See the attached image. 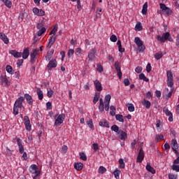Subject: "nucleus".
Returning <instances> with one entry per match:
<instances>
[{
	"instance_id": "338daca9",
	"label": "nucleus",
	"mask_w": 179,
	"mask_h": 179,
	"mask_svg": "<svg viewBox=\"0 0 179 179\" xmlns=\"http://www.w3.org/2000/svg\"><path fill=\"white\" fill-rule=\"evenodd\" d=\"M169 179H177V175L173 174V173H170L169 175Z\"/></svg>"
},
{
	"instance_id": "2eb2a0df",
	"label": "nucleus",
	"mask_w": 179,
	"mask_h": 179,
	"mask_svg": "<svg viewBox=\"0 0 179 179\" xmlns=\"http://www.w3.org/2000/svg\"><path fill=\"white\" fill-rule=\"evenodd\" d=\"M94 85L97 92H101V90H103V86L101 85V83H100L99 80H96L95 81H94Z\"/></svg>"
},
{
	"instance_id": "c85d7f7f",
	"label": "nucleus",
	"mask_w": 179,
	"mask_h": 179,
	"mask_svg": "<svg viewBox=\"0 0 179 179\" xmlns=\"http://www.w3.org/2000/svg\"><path fill=\"white\" fill-rule=\"evenodd\" d=\"M74 168L76 169V170H77L78 171H80V170H82L83 169V164L79 162V163H75L74 164Z\"/></svg>"
},
{
	"instance_id": "ddd939ff",
	"label": "nucleus",
	"mask_w": 179,
	"mask_h": 179,
	"mask_svg": "<svg viewBox=\"0 0 179 179\" xmlns=\"http://www.w3.org/2000/svg\"><path fill=\"white\" fill-rule=\"evenodd\" d=\"M29 171L30 173H31V174H35L36 176H38V174H40V172L38 171V168L36 164H33L30 166Z\"/></svg>"
},
{
	"instance_id": "603ef678",
	"label": "nucleus",
	"mask_w": 179,
	"mask_h": 179,
	"mask_svg": "<svg viewBox=\"0 0 179 179\" xmlns=\"http://www.w3.org/2000/svg\"><path fill=\"white\" fill-rule=\"evenodd\" d=\"M57 31H58V25H55L54 27V28L52 29V30L51 31V32L50 33V34H53V36H55V34H57Z\"/></svg>"
},
{
	"instance_id": "f257e3e1",
	"label": "nucleus",
	"mask_w": 179,
	"mask_h": 179,
	"mask_svg": "<svg viewBox=\"0 0 179 179\" xmlns=\"http://www.w3.org/2000/svg\"><path fill=\"white\" fill-rule=\"evenodd\" d=\"M110 101H111L110 94L106 95L104 101L102 98L99 99V110L100 113H104V110H106V111L110 110Z\"/></svg>"
},
{
	"instance_id": "c03bdc74",
	"label": "nucleus",
	"mask_w": 179,
	"mask_h": 179,
	"mask_svg": "<svg viewBox=\"0 0 179 179\" xmlns=\"http://www.w3.org/2000/svg\"><path fill=\"white\" fill-rule=\"evenodd\" d=\"M119 164L120 169H125V163L124 162V159H122V158L119 159Z\"/></svg>"
},
{
	"instance_id": "ea45409f",
	"label": "nucleus",
	"mask_w": 179,
	"mask_h": 179,
	"mask_svg": "<svg viewBox=\"0 0 179 179\" xmlns=\"http://www.w3.org/2000/svg\"><path fill=\"white\" fill-rule=\"evenodd\" d=\"M172 170H173V171H176V173H179V164H175L173 163V164L171 166Z\"/></svg>"
},
{
	"instance_id": "6e6d98bb",
	"label": "nucleus",
	"mask_w": 179,
	"mask_h": 179,
	"mask_svg": "<svg viewBox=\"0 0 179 179\" xmlns=\"http://www.w3.org/2000/svg\"><path fill=\"white\" fill-rule=\"evenodd\" d=\"M66 152H68V146L63 145L62 147L61 152L62 153V155H65V153H66Z\"/></svg>"
},
{
	"instance_id": "b1692460",
	"label": "nucleus",
	"mask_w": 179,
	"mask_h": 179,
	"mask_svg": "<svg viewBox=\"0 0 179 179\" xmlns=\"http://www.w3.org/2000/svg\"><path fill=\"white\" fill-rule=\"evenodd\" d=\"M9 53L13 55L15 58H20V57H22V52H19L16 50H10Z\"/></svg>"
},
{
	"instance_id": "0e129e2a",
	"label": "nucleus",
	"mask_w": 179,
	"mask_h": 179,
	"mask_svg": "<svg viewBox=\"0 0 179 179\" xmlns=\"http://www.w3.org/2000/svg\"><path fill=\"white\" fill-rule=\"evenodd\" d=\"M135 72H136V73H141V72H142V67L137 66L135 69Z\"/></svg>"
},
{
	"instance_id": "7c9ffc66",
	"label": "nucleus",
	"mask_w": 179,
	"mask_h": 179,
	"mask_svg": "<svg viewBox=\"0 0 179 179\" xmlns=\"http://www.w3.org/2000/svg\"><path fill=\"white\" fill-rule=\"evenodd\" d=\"M87 125L92 129V131L94 130V125L93 124V120L89 119L87 120Z\"/></svg>"
},
{
	"instance_id": "3c124183",
	"label": "nucleus",
	"mask_w": 179,
	"mask_h": 179,
	"mask_svg": "<svg viewBox=\"0 0 179 179\" xmlns=\"http://www.w3.org/2000/svg\"><path fill=\"white\" fill-rule=\"evenodd\" d=\"M45 27H42L41 29H39V31L37 33V36H43V34H44V33H45Z\"/></svg>"
},
{
	"instance_id": "39448f33",
	"label": "nucleus",
	"mask_w": 179,
	"mask_h": 179,
	"mask_svg": "<svg viewBox=\"0 0 179 179\" xmlns=\"http://www.w3.org/2000/svg\"><path fill=\"white\" fill-rule=\"evenodd\" d=\"M134 43L136 44L137 47L139 48V52H143L145 51V49L146 48L145 45H143V41L141 40V38L139 37H136L134 38Z\"/></svg>"
},
{
	"instance_id": "7ed1b4c3",
	"label": "nucleus",
	"mask_w": 179,
	"mask_h": 179,
	"mask_svg": "<svg viewBox=\"0 0 179 179\" xmlns=\"http://www.w3.org/2000/svg\"><path fill=\"white\" fill-rule=\"evenodd\" d=\"M156 38L159 43H165L166 40H168V41H170L171 43L173 42V38H171V36H170V33L169 32L164 33L162 36L157 35Z\"/></svg>"
},
{
	"instance_id": "c9c22d12",
	"label": "nucleus",
	"mask_w": 179,
	"mask_h": 179,
	"mask_svg": "<svg viewBox=\"0 0 179 179\" xmlns=\"http://www.w3.org/2000/svg\"><path fill=\"white\" fill-rule=\"evenodd\" d=\"M127 107L129 111H130V113H134V111H135V106H134V104L127 103Z\"/></svg>"
},
{
	"instance_id": "6e6552de",
	"label": "nucleus",
	"mask_w": 179,
	"mask_h": 179,
	"mask_svg": "<svg viewBox=\"0 0 179 179\" xmlns=\"http://www.w3.org/2000/svg\"><path fill=\"white\" fill-rule=\"evenodd\" d=\"M23 101H24V96H20L15 102L14 105L20 107V109L24 108Z\"/></svg>"
},
{
	"instance_id": "774afa93",
	"label": "nucleus",
	"mask_w": 179,
	"mask_h": 179,
	"mask_svg": "<svg viewBox=\"0 0 179 179\" xmlns=\"http://www.w3.org/2000/svg\"><path fill=\"white\" fill-rule=\"evenodd\" d=\"M78 54H82V48H78L76 49V55H78Z\"/></svg>"
},
{
	"instance_id": "412c9836",
	"label": "nucleus",
	"mask_w": 179,
	"mask_h": 179,
	"mask_svg": "<svg viewBox=\"0 0 179 179\" xmlns=\"http://www.w3.org/2000/svg\"><path fill=\"white\" fill-rule=\"evenodd\" d=\"M55 40H57V36H55V35H52L49 40L48 48H51V47H52L54 43H55Z\"/></svg>"
},
{
	"instance_id": "4d7b16f0",
	"label": "nucleus",
	"mask_w": 179,
	"mask_h": 179,
	"mask_svg": "<svg viewBox=\"0 0 179 179\" xmlns=\"http://www.w3.org/2000/svg\"><path fill=\"white\" fill-rule=\"evenodd\" d=\"M52 94H54V91L52 89H50L49 90H48L47 92V96L49 98L52 97Z\"/></svg>"
},
{
	"instance_id": "a211bd4d",
	"label": "nucleus",
	"mask_w": 179,
	"mask_h": 179,
	"mask_svg": "<svg viewBox=\"0 0 179 179\" xmlns=\"http://www.w3.org/2000/svg\"><path fill=\"white\" fill-rule=\"evenodd\" d=\"M38 52H40V50L38 49H35L33 50L32 52H31L30 57H31V61H34L36 59V57L38 55Z\"/></svg>"
},
{
	"instance_id": "09e8293b",
	"label": "nucleus",
	"mask_w": 179,
	"mask_h": 179,
	"mask_svg": "<svg viewBox=\"0 0 179 179\" xmlns=\"http://www.w3.org/2000/svg\"><path fill=\"white\" fill-rule=\"evenodd\" d=\"M110 114L112 115V117H114V115H115V111H116V109H115V106H111L110 107Z\"/></svg>"
},
{
	"instance_id": "f03ea898",
	"label": "nucleus",
	"mask_w": 179,
	"mask_h": 179,
	"mask_svg": "<svg viewBox=\"0 0 179 179\" xmlns=\"http://www.w3.org/2000/svg\"><path fill=\"white\" fill-rule=\"evenodd\" d=\"M159 6L161 9L159 10L160 15H165L166 16H171V15H173V10L166 7V4L161 3H159Z\"/></svg>"
},
{
	"instance_id": "0eeeda50",
	"label": "nucleus",
	"mask_w": 179,
	"mask_h": 179,
	"mask_svg": "<svg viewBox=\"0 0 179 179\" xmlns=\"http://www.w3.org/2000/svg\"><path fill=\"white\" fill-rule=\"evenodd\" d=\"M24 124L27 131H31V124H30V119L29 118V116L24 117Z\"/></svg>"
},
{
	"instance_id": "4be33fe9",
	"label": "nucleus",
	"mask_w": 179,
	"mask_h": 179,
	"mask_svg": "<svg viewBox=\"0 0 179 179\" xmlns=\"http://www.w3.org/2000/svg\"><path fill=\"white\" fill-rule=\"evenodd\" d=\"M17 144L18 145L20 153H23V152H24V148H23V145H22V139L17 138Z\"/></svg>"
},
{
	"instance_id": "4c0bfd02",
	"label": "nucleus",
	"mask_w": 179,
	"mask_h": 179,
	"mask_svg": "<svg viewBox=\"0 0 179 179\" xmlns=\"http://www.w3.org/2000/svg\"><path fill=\"white\" fill-rule=\"evenodd\" d=\"M120 174H121V171H120L118 169H116L113 172V175L115 176V178L116 179L120 178Z\"/></svg>"
},
{
	"instance_id": "aec40b11",
	"label": "nucleus",
	"mask_w": 179,
	"mask_h": 179,
	"mask_svg": "<svg viewBox=\"0 0 179 179\" xmlns=\"http://www.w3.org/2000/svg\"><path fill=\"white\" fill-rule=\"evenodd\" d=\"M54 55V50L51 49L49 51H48L46 55H45V61H50L51 58H52V56Z\"/></svg>"
},
{
	"instance_id": "393cba45",
	"label": "nucleus",
	"mask_w": 179,
	"mask_h": 179,
	"mask_svg": "<svg viewBox=\"0 0 179 179\" xmlns=\"http://www.w3.org/2000/svg\"><path fill=\"white\" fill-rule=\"evenodd\" d=\"M119 136L120 139L122 141H125L127 139V133L122 130H120L119 132L117 133Z\"/></svg>"
},
{
	"instance_id": "e2e57ef3",
	"label": "nucleus",
	"mask_w": 179,
	"mask_h": 179,
	"mask_svg": "<svg viewBox=\"0 0 179 179\" xmlns=\"http://www.w3.org/2000/svg\"><path fill=\"white\" fill-rule=\"evenodd\" d=\"M96 69L98 72H100V73L103 72V66L100 64H97Z\"/></svg>"
},
{
	"instance_id": "cd10ccee",
	"label": "nucleus",
	"mask_w": 179,
	"mask_h": 179,
	"mask_svg": "<svg viewBox=\"0 0 179 179\" xmlns=\"http://www.w3.org/2000/svg\"><path fill=\"white\" fill-rule=\"evenodd\" d=\"M1 1L3 2V3H4L6 8H8L9 9L12 8V1L10 0H1Z\"/></svg>"
},
{
	"instance_id": "c756f323",
	"label": "nucleus",
	"mask_w": 179,
	"mask_h": 179,
	"mask_svg": "<svg viewBox=\"0 0 179 179\" xmlns=\"http://www.w3.org/2000/svg\"><path fill=\"white\" fill-rule=\"evenodd\" d=\"M146 170L152 174L156 173V171L155 170V169H153V167H152V166H150V164H147Z\"/></svg>"
},
{
	"instance_id": "680f3d73",
	"label": "nucleus",
	"mask_w": 179,
	"mask_h": 179,
	"mask_svg": "<svg viewBox=\"0 0 179 179\" xmlns=\"http://www.w3.org/2000/svg\"><path fill=\"white\" fill-rule=\"evenodd\" d=\"M146 71H147L148 73H149L150 72V71H152V66L150 65V63H148L146 66Z\"/></svg>"
},
{
	"instance_id": "bf43d9fd",
	"label": "nucleus",
	"mask_w": 179,
	"mask_h": 179,
	"mask_svg": "<svg viewBox=\"0 0 179 179\" xmlns=\"http://www.w3.org/2000/svg\"><path fill=\"white\" fill-rule=\"evenodd\" d=\"M115 68L117 71H121V66H120V63L118 62H116L115 63Z\"/></svg>"
},
{
	"instance_id": "dca6fc26",
	"label": "nucleus",
	"mask_w": 179,
	"mask_h": 179,
	"mask_svg": "<svg viewBox=\"0 0 179 179\" xmlns=\"http://www.w3.org/2000/svg\"><path fill=\"white\" fill-rule=\"evenodd\" d=\"M99 127H102L103 128H110V124L108 121L106 120L105 119L101 120L99 123Z\"/></svg>"
},
{
	"instance_id": "69168bd1",
	"label": "nucleus",
	"mask_w": 179,
	"mask_h": 179,
	"mask_svg": "<svg viewBox=\"0 0 179 179\" xmlns=\"http://www.w3.org/2000/svg\"><path fill=\"white\" fill-rule=\"evenodd\" d=\"M46 108L47 110H51L52 108V105L51 104V102H48L46 103Z\"/></svg>"
},
{
	"instance_id": "5701e85b",
	"label": "nucleus",
	"mask_w": 179,
	"mask_h": 179,
	"mask_svg": "<svg viewBox=\"0 0 179 179\" xmlns=\"http://www.w3.org/2000/svg\"><path fill=\"white\" fill-rule=\"evenodd\" d=\"M24 99H26L27 103L29 104V106H33V98L30 96L29 94H25Z\"/></svg>"
},
{
	"instance_id": "9b49d317",
	"label": "nucleus",
	"mask_w": 179,
	"mask_h": 179,
	"mask_svg": "<svg viewBox=\"0 0 179 179\" xmlns=\"http://www.w3.org/2000/svg\"><path fill=\"white\" fill-rule=\"evenodd\" d=\"M163 112L166 115H167V117H169V121L170 122H173V113H171V112L169 110V108L167 107H164L163 109Z\"/></svg>"
},
{
	"instance_id": "49530a36",
	"label": "nucleus",
	"mask_w": 179,
	"mask_h": 179,
	"mask_svg": "<svg viewBox=\"0 0 179 179\" xmlns=\"http://www.w3.org/2000/svg\"><path fill=\"white\" fill-rule=\"evenodd\" d=\"M19 109L20 110V107H19L16 105H14V107H13V114H14V115H17V114H19Z\"/></svg>"
},
{
	"instance_id": "1a4fd4ad",
	"label": "nucleus",
	"mask_w": 179,
	"mask_h": 179,
	"mask_svg": "<svg viewBox=\"0 0 179 179\" xmlns=\"http://www.w3.org/2000/svg\"><path fill=\"white\" fill-rule=\"evenodd\" d=\"M32 12L36 16H44L45 15V11L37 8H34L32 9Z\"/></svg>"
},
{
	"instance_id": "20e7f679",
	"label": "nucleus",
	"mask_w": 179,
	"mask_h": 179,
	"mask_svg": "<svg viewBox=\"0 0 179 179\" xmlns=\"http://www.w3.org/2000/svg\"><path fill=\"white\" fill-rule=\"evenodd\" d=\"M65 120V114L62 113L55 116V127H59L61 124Z\"/></svg>"
},
{
	"instance_id": "a19ab883",
	"label": "nucleus",
	"mask_w": 179,
	"mask_h": 179,
	"mask_svg": "<svg viewBox=\"0 0 179 179\" xmlns=\"http://www.w3.org/2000/svg\"><path fill=\"white\" fill-rule=\"evenodd\" d=\"M115 118L119 122H124V116L122 115L117 114L115 115Z\"/></svg>"
},
{
	"instance_id": "2f4dec72",
	"label": "nucleus",
	"mask_w": 179,
	"mask_h": 179,
	"mask_svg": "<svg viewBox=\"0 0 179 179\" xmlns=\"http://www.w3.org/2000/svg\"><path fill=\"white\" fill-rule=\"evenodd\" d=\"M141 104H143V106H144V107H145V108H150V101L146 100V99H143V101L141 102Z\"/></svg>"
},
{
	"instance_id": "a878e982",
	"label": "nucleus",
	"mask_w": 179,
	"mask_h": 179,
	"mask_svg": "<svg viewBox=\"0 0 179 179\" xmlns=\"http://www.w3.org/2000/svg\"><path fill=\"white\" fill-rule=\"evenodd\" d=\"M29 48H24L22 53L23 59H27V58H29Z\"/></svg>"
},
{
	"instance_id": "f3484780",
	"label": "nucleus",
	"mask_w": 179,
	"mask_h": 179,
	"mask_svg": "<svg viewBox=\"0 0 179 179\" xmlns=\"http://www.w3.org/2000/svg\"><path fill=\"white\" fill-rule=\"evenodd\" d=\"M143 159H145V154L143 153V150H142V148H141L140 150V152H139L138 157H137V162L142 163V162L143 161Z\"/></svg>"
},
{
	"instance_id": "f704fd0d",
	"label": "nucleus",
	"mask_w": 179,
	"mask_h": 179,
	"mask_svg": "<svg viewBox=\"0 0 179 179\" xmlns=\"http://www.w3.org/2000/svg\"><path fill=\"white\" fill-rule=\"evenodd\" d=\"M99 99H100V93L95 92L94 100H93L94 104H96V103H97V101H99Z\"/></svg>"
},
{
	"instance_id": "de8ad7c7",
	"label": "nucleus",
	"mask_w": 179,
	"mask_h": 179,
	"mask_svg": "<svg viewBox=\"0 0 179 179\" xmlns=\"http://www.w3.org/2000/svg\"><path fill=\"white\" fill-rule=\"evenodd\" d=\"M80 159H81V160H83L84 162H86V160H87V156H86V154H85V152H80Z\"/></svg>"
},
{
	"instance_id": "e433bc0d",
	"label": "nucleus",
	"mask_w": 179,
	"mask_h": 179,
	"mask_svg": "<svg viewBox=\"0 0 179 179\" xmlns=\"http://www.w3.org/2000/svg\"><path fill=\"white\" fill-rule=\"evenodd\" d=\"M155 139L157 142H162L164 139L163 134H156Z\"/></svg>"
},
{
	"instance_id": "79ce46f5",
	"label": "nucleus",
	"mask_w": 179,
	"mask_h": 179,
	"mask_svg": "<svg viewBox=\"0 0 179 179\" xmlns=\"http://www.w3.org/2000/svg\"><path fill=\"white\" fill-rule=\"evenodd\" d=\"M94 54H96V52H94V50H92L89 54H88V58L91 60L94 59V58H96V56L94 55Z\"/></svg>"
},
{
	"instance_id": "473e14b6",
	"label": "nucleus",
	"mask_w": 179,
	"mask_h": 179,
	"mask_svg": "<svg viewBox=\"0 0 179 179\" xmlns=\"http://www.w3.org/2000/svg\"><path fill=\"white\" fill-rule=\"evenodd\" d=\"M143 29V27H142V23H141V22H138L135 26L136 31H141Z\"/></svg>"
},
{
	"instance_id": "8fccbe9b",
	"label": "nucleus",
	"mask_w": 179,
	"mask_h": 179,
	"mask_svg": "<svg viewBox=\"0 0 179 179\" xmlns=\"http://www.w3.org/2000/svg\"><path fill=\"white\" fill-rule=\"evenodd\" d=\"M111 131H114V132H116L117 134H118L120 132V127L114 124L111 127Z\"/></svg>"
},
{
	"instance_id": "37998d69",
	"label": "nucleus",
	"mask_w": 179,
	"mask_h": 179,
	"mask_svg": "<svg viewBox=\"0 0 179 179\" xmlns=\"http://www.w3.org/2000/svg\"><path fill=\"white\" fill-rule=\"evenodd\" d=\"M139 79L140 80H144V82H149V78H146V76L143 73H141L139 75Z\"/></svg>"
},
{
	"instance_id": "13d9d810",
	"label": "nucleus",
	"mask_w": 179,
	"mask_h": 179,
	"mask_svg": "<svg viewBox=\"0 0 179 179\" xmlns=\"http://www.w3.org/2000/svg\"><path fill=\"white\" fill-rule=\"evenodd\" d=\"M110 41H112L113 43H116L117 40H118V38H117V36L115 35H112L110 38Z\"/></svg>"
},
{
	"instance_id": "5fc2aeb1",
	"label": "nucleus",
	"mask_w": 179,
	"mask_h": 179,
	"mask_svg": "<svg viewBox=\"0 0 179 179\" xmlns=\"http://www.w3.org/2000/svg\"><path fill=\"white\" fill-rule=\"evenodd\" d=\"M155 58H156L157 59H160L161 58H163V53L162 52L155 53Z\"/></svg>"
},
{
	"instance_id": "4468645a",
	"label": "nucleus",
	"mask_w": 179,
	"mask_h": 179,
	"mask_svg": "<svg viewBox=\"0 0 179 179\" xmlns=\"http://www.w3.org/2000/svg\"><path fill=\"white\" fill-rule=\"evenodd\" d=\"M0 81L3 86H8L9 85V80L6 76H1L0 77Z\"/></svg>"
},
{
	"instance_id": "9d476101",
	"label": "nucleus",
	"mask_w": 179,
	"mask_h": 179,
	"mask_svg": "<svg viewBox=\"0 0 179 179\" xmlns=\"http://www.w3.org/2000/svg\"><path fill=\"white\" fill-rule=\"evenodd\" d=\"M171 146L176 155H178V143H177V140L173 139L171 141Z\"/></svg>"
},
{
	"instance_id": "bb28decb",
	"label": "nucleus",
	"mask_w": 179,
	"mask_h": 179,
	"mask_svg": "<svg viewBox=\"0 0 179 179\" xmlns=\"http://www.w3.org/2000/svg\"><path fill=\"white\" fill-rule=\"evenodd\" d=\"M36 94L40 100H43V99H44V94L43 93V91L41 90V89L36 88Z\"/></svg>"
},
{
	"instance_id": "f8f14e48",
	"label": "nucleus",
	"mask_w": 179,
	"mask_h": 179,
	"mask_svg": "<svg viewBox=\"0 0 179 179\" xmlns=\"http://www.w3.org/2000/svg\"><path fill=\"white\" fill-rule=\"evenodd\" d=\"M58 65V63L57 62V59H52L50 61H49V63L48 64V69L49 70L52 69V68H57V66Z\"/></svg>"
},
{
	"instance_id": "a18cd8bd",
	"label": "nucleus",
	"mask_w": 179,
	"mask_h": 179,
	"mask_svg": "<svg viewBox=\"0 0 179 179\" xmlns=\"http://www.w3.org/2000/svg\"><path fill=\"white\" fill-rule=\"evenodd\" d=\"M106 171H107V169L103 166H101L98 170V173L99 174H104V173H106Z\"/></svg>"
},
{
	"instance_id": "423d86ee",
	"label": "nucleus",
	"mask_w": 179,
	"mask_h": 179,
	"mask_svg": "<svg viewBox=\"0 0 179 179\" xmlns=\"http://www.w3.org/2000/svg\"><path fill=\"white\" fill-rule=\"evenodd\" d=\"M166 76H167V85L169 87H173V73L171 71H168L166 72Z\"/></svg>"
},
{
	"instance_id": "58836bf2",
	"label": "nucleus",
	"mask_w": 179,
	"mask_h": 179,
	"mask_svg": "<svg viewBox=\"0 0 179 179\" xmlns=\"http://www.w3.org/2000/svg\"><path fill=\"white\" fill-rule=\"evenodd\" d=\"M142 13L146 15L148 13V2H145L143 6Z\"/></svg>"
},
{
	"instance_id": "72a5a7b5",
	"label": "nucleus",
	"mask_w": 179,
	"mask_h": 179,
	"mask_svg": "<svg viewBox=\"0 0 179 179\" xmlns=\"http://www.w3.org/2000/svg\"><path fill=\"white\" fill-rule=\"evenodd\" d=\"M6 71L8 72V73H10V75H13V73H15V71H13V68L9 65L6 66Z\"/></svg>"
},
{
	"instance_id": "052dcab7",
	"label": "nucleus",
	"mask_w": 179,
	"mask_h": 179,
	"mask_svg": "<svg viewBox=\"0 0 179 179\" xmlns=\"http://www.w3.org/2000/svg\"><path fill=\"white\" fill-rule=\"evenodd\" d=\"M44 24H43V22H39L37 24H36V29H38V30L41 29H43Z\"/></svg>"
},
{
	"instance_id": "6ab92c4d",
	"label": "nucleus",
	"mask_w": 179,
	"mask_h": 179,
	"mask_svg": "<svg viewBox=\"0 0 179 179\" xmlns=\"http://www.w3.org/2000/svg\"><path fill=\"white\" fill-rule=\"evenodd\" d=\"M0 40H2L4 44H9V38H8V36L2 32H0Z\"/></svg>"
},
{
	"instance_id": "864d4df0",
	"label": "nucleus",
	"mask_w": 179,
	"mask_h": 179,
	"mask_svg": "<svg viewBox=\"0 0 179 179\" xmlns=\"http://www.w3.org/2000/svg\"><path fill=\"white\" fill-rule=\"evenodd\" d=\"M73 54H75V50L73 49H69L67 53L69 58L73 57Z\"/></svg>"
}]
</instances>
